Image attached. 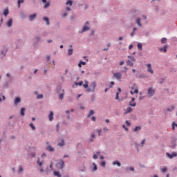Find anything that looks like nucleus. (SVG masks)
<instances>
[{
    "label": "nucleus",
    "mask_w": 177,
    "mask_h": 177,
    "mask_svg": "<svg viewBox=\"0 0 177 177\" xmlns=\"http://www.w3.org/2000/svg\"><path fill=\"white\" fill-rule=\"evenodd\" d=\"M142 129V127L140 126L136 127L133 131V132H138V131H140Z\"/></svg>",
    "instance_id": "obj_12"
},
{
    "label": "nucleus",
    "mask_w": 177,
    "mask_h": 177,
    "mask_svg": "<svg viewBox=\"0 0 177 177\" xmlns=\"http://www.w3.org/2000/svg\"><path fill=\"white\" fill-rule=\"evenodd\" d=\"M68 56H71V55H73V49H69L68 50Z\"/></svg>",
    "instance_id": "obj_32"
},
{
    "label": "nucleus",
    "mask_w": 177,
    "mask_h": 177,
    "mask_svg": "<svg viewBox=\"0 0 177 177\" xmlns=\"http://www.w3.org/2000/svg\"><path fill=\"white\" fill-rule=\"evenodd\" d=\"M26 111V108H21V115L24 116V112Z\"/></svg>",
    "instance_id": "obj_23"
},
{
    "label": "nucleus",
    "mask_w": 177,
    "mask_h": 177,
    "mask_svg": "<svg viewBox=\"0 0 177 177\" xmlns=\"http://www.w3.org/2000/svg\"><path fill=\"white\" fill-rule=\"evenodd\" d=\"M54 175L55 176L62 177V174H60V172L59 171H54Z\"/></svg>",
    "instance_id": "obj_20"
},
{
    "label": "nucleus",
    "mask_w": 177,
    "mask_h": 177,
    "mask_svg": "<svg viewBox=\"0 0 177 177\" xmlns=\"http://www.w3.org/2000/svg\"><path fill=\"white\" fill-rule=\"evenodd\" d=\"M129 113H132V108L127 107L125 111V114H129Z\"/></svg>",
    "instance_id": "obj_13"
},
{
    "label": "nucleus",
    "mask_w": 177,
    "mask_h": 177,
    "mask_svg": "<svg viewBox=\"0 0 177 177\" xmlns=\"http://www.w3.org/2000/svg\"><path fill=\"white\" fill-rule=\"evenodd\" d=\"M65 143H64V140H62L61 142L58 143V146H64Z\"/></svg>",
    "instance_id": "obj_30"
},
{
    "label": "nucleus",
    "mask_w": 177,
    "mask_h": 177,
    "mask_svg": "<svg viewBox=\"0 0 177 177\" xmlns=\"http://www.w3.org/2000/svg\"><path fill=\"white\" fill-rule=\"evenodd\" d=\"M122 64H124V61L120 62V66H122Z\"/></svg>",
    "instance_id": "obj_64"
},
{
    "label": "nucleus",
    "mask_w": 177,
    "mask_h": 177,
    "mask_svg": "<svg viewBox=\"0 0 177 177\" xmlns=\"http://www.w3.org/2000/svg\"><path fill=\"white\" fill-rule=\"evenodd\" d=\"M43 20L46 22L47 26H49L50 24L49 18L44 17H43Z\"/></svg>",
    "instance_id": "obj_16"
},
{
    "label": "nucleus",
    "mask_w": 177,
    "mask_h": 177,
    "mask_svg": "<svg viewBox=\"0 0 177 177\" xmlns=\"http://www.w3.org/2000/svg\"><path fill=\"white\" fill-rule=\"evenodd\" d=\"M46 150H47L48 151L52 152V151H55V148L50 145H48L46 147Z\"/></svg>",
    "instance_id": "obj_7"
},
{
    "label": "nucleus",
    "mask_w": 177,
    "mask_h": 177,
    "mask_svg": "<svg viewBox=\"0 0 177 177\" xmlns=\"http://www.w3.org/2000/svg\"><path fill=\"white\" fill-rule=\"evenodd\" d=\"M95 100V95L91 96V101L93 102Z\"/></svg>",
    "instance_id": "obj_58"
},
{
    "label": "nucleus",
    "mask_w": 177,
    "mask_h": 177,
    "mask_svg": "<svg viewBox=\"0 0 177 177\" xmlns=\"http://www.w3.org/2000/svg\"><path fill=\"white\" fill-rule=\"evenodd\" d=\"M137 46H138V50H142V45L140 43H138Z\"/></svg>",
    "instance_id": "obj_26"
},
{
    "label": "nucleus",
    "mask_w": 177,
    "mask_h": 177,
    "mask_svg": "<svg viewBox=\"0 0 177 177\" xmlns=\"http://www.w3.org/2000/svg\"><path fill=\"white\" fill-rule=\"evenodd\" d=\"M37 17V14H32L29 16V20L32 21Z\"/></svg>",
    "instance_id": "obj_9"
},
{
    "label": "nucleus",
    "mask_w": 177,
    "mask_h": 177,
    "mask_svg": "<svg viewBox=\"0 0 177 177\" xmlns=\"http://www.w3.org/2000/svg\"><path fill=\"white\" fill-rule=\"evenodd\" d=\"M167 169H168L167 167L162 168V169H161V172H167Z\"/></svg>",
    "instance_id": "obj_43"
},
{
    "label": "nucleus",
    "mask_w": 177,
    "mask_h": 177,
    "mask_svg": "<svg viewBox=\"0 0 177 177\" xmlns=\"http://www.w3.org/2000/svg\"><path fill=\"white\" fill-rule=\"evenodd\" d=\"M122 128H124V129H125V131H128V127H125V124L122 125Z\"/></svg>",
    "instance_id": "obj_50"
},
{
    "label": "nucleus",
    "mask_w": 177,
    "mask_h": 177,
    "mask_svg": "<svg viewBox=\"0 0 177 177\" xmlns=\"http://www.w3.org/2000/svg\"><path fill=\"white\" fill-rule=\"evenodd\" d=\"M80 63L81 64H82V66H86V62H85L80 61Z\"/></svg>",
    "instance_id": "obj_48"
},
{
    "label": "nucleus",
    "mask_w": 177,
    "mask_h": 177,
    "mask_svg": "<svg viewBox=\"0 0 177 177\" xmlns=\"http://www.w3.org/2000/svg\"><path fill=\"white\" fill-rule=\"evenodd\" d=\"M66 5H70V6H71V5H73V1L69 0L66 3Z\"/></svg>",
    "instance_id": "obj_31"
},
{
    "label": "nucleus",
    "mask_w": 177,
    "mask_h": 177,
    "mask_svg": "<svg viewBox=\"0 0 177 177\" xmlns=\"http://www.w3.org/2000/svg\"><path fill=\"white\" fill-rule=\"evenodd\" d=\"M93 114H95V111L91 110L90 113L88 114L87 117L89 118V117H91V115H93Z\"/></svg>",
    "instance_id": "obj_21"
},
{
    "label": "nucleus",
    "mask_w": 177,
    "mask_h": 177,
    "mask_svg": "<svg viewBox=\"0 0 177 177\" xmlns=\"http://www.w3.org/2000/svg\"><path fill=\"white\" fill-rule=\"evenodd\" d=\"M88 30L89 27H87L86 25H84L81 32H85V31H88Z\"/></svg>",
    "instance_id": "obj_14"
},
{
    "label": "nucleus",
    "mask_w": 177,
    "mask_h": 177,
    "mask_svg": "<svg viewBox=\"0 0 177 177\" xmlns=\"http://www.w3.org/2000/svg\"><path fill=\"white\" fill-rule=\"evenodd\" d=\"M37 164H38L39 167H42V162L39 161V158H38Z\"/></svg>",
    "instance_id": "obj_40"
},
{
    "label": "nucleus",
    "mask_w": 177,
    "mask_h": 177,
    "mask_svg": "<svg viewBox=\"0 0 177 177\" xmlns=\"http://www.w3.org/2000/svg\"><path fill=\"white\" fill-rule=\"evenodd\" d=\"M145 142H146V140H143L142 141V147H143V145L145 143Z\"/></svg>",
    "instance_id": "obj_56"
},
{
    "label": "nucleus",
    "mask_w": 177,
    "mask_h": 177,
    "mask_svg": "<svg viewBox=\"0 0 177 177\" xmlns=\"http://www.w3.org/2000/svg\"><path fill=\"white\" fill-rule=\"evenodd\" d=\"M29 126L32 128V131H35V127L34 126V124L30 123Z\"/></svg>",
    "instance_id": "obj_29"
},
{
    "label": "nucleus",
    "mask_w": 177,
    "mask_h": 177,
    "mask_svg": "<svg viewBox=\"0 0 177 177\" xmlns=\"http://www.w3.org/2000/svg\"><path fill=\"white\" fill-rule=\"evenodd\" d=\"M124 71H122V73H127V71H128V68H127V66H124Z\"/></svg>",
    "instance_id": "obj_45"
},
{
    "label": "nucleus",
    "mask_w": 177,
    "mask_h": 177,
    "mask_svg": "<svg viewBox=\"0 0 177 177\" xmlns=\"http://www.w3.org/2000/svg\"><path fill=\"white\" fill-rule=\"evenodd\" d=\"M42 97H44V95L42 94L37 95V99H42Z\"/></svg>",
    "instance_id": "obj_44"
},
{
    "label": "nucleus",
    "mask_w": 177,
    "mask_h": 177,
    "mask_svg": "<svg viewBox=\"0 0 177 177\" xmlns=\"http://www.w3.org/2000/svg\"><path fill=\"white\" fill-rule=\"evenodd\" d=\"M94 167H93V171H97V167L95 163H93Z\"/></svg>",
    "instance_id": "obj_47"
},
{
    "label": "nucleus",
    "mask_w": 177,
    "mask_h": 177,
    "mask_svg": "<svg viewBox=\"0 0 177 177\" xmlns=\"http://www.w3.org/2000/svg\"><path fill=\"white\" fill-rule=\"evenodd\" d=\"M136 23L138 24V26H139V27H142V24H140V19H137L136 20Z\"/></svg>",
    "instance_id": "obj_25"
},
{
    "label": "nucleus",
    "mask_w": 177,
    "mask_h": 177,
    "mask_svg": "<svg viewBox=\"0 0 177 177\" xmlns=\"http://www.w3.org/2000/svg\"><path fill=\"white\" fill-rule=\"evenodd\" d=\"M155 93H156V91L153 89L152 87H149L147 89V93H148L149 97H151L152 96H154Z\"/></svg>",
    "instance_id": "obj_2"
},
{
    "label": "nucleus",
    "mask_w": 177,
    "mask_h": 177,
    "mask_svg": "<svg viewBox=\"0 0 177 177\" xmlns=\"http://www.w3.org/2000/svg\"><path fill=\"white\" fill-rule=\"evenodd\" d=\"M97 132L98 133V136L102 135V129H97Z\"/></svg>",
    "instance_id": "obj_39"
},
{
    "label": "nucleus",
    "mask_w": 177,
    "mask_h": 177,
    "mask_svg": "<svg viewBox=\"0 0 177 177\" xmlns=\"http://www.w3.org/2000/svg\"><path fill=\"white\" fill-rule=\"evenodd\" d=\"M127 64V66H130V67H133V62H131V60H128Z\"/></svg>",
    "instance_id": "obj_19"
},
{
    "label": "nucleus",
    "mask_w": 177,
    "mask_h": 177,
    "mask_svg": "<svg viewBox=\"0 0 177 177\" xmlns=\"http://www.w3.org/2000/svg\"><path fill=\"white\" fill-rule=\"evenodd\" d=\"M93 139H95V133H92V134H91V139H90V141H91V142H93Z\"/></svg>",
    "instance_id": "obj_37"
},
{
    "label": "nucleus",
    "mask_w": 177,
    "mask_h": 177,
    "mask_svg": "<svg viewBox=\"0 0 177 177\" xmlns=\"http://www.w3.org/2000/svg\"><path fill=\"white\" fill-rule=\"evenodd\" d=\"M8 27H12V24H13V19L10 18L6 23Z\"/></svg>",
    "instance_id": "obj_8"
},
{
    "label": "nucleus",
    "mask_w": 177,
    "mask_h": 177,
    "mask_svg": "<svg viewBox=\"0 0 177 177\" xmlns=\"http://www.w3.org/2000/svg\"><path fill=\"white\" fill-rule=\"evenodd\" d=\"M161 43H162V44H167V38L163 37V38L161 39Z\"/></svg>",
    "instance_id": "obj_27"
},
{
    "label": "nucleus",
    "mask_w": 177,
    "mask_h": 177,
    "mask_svg": "<svg viewBox=\"0 0 177 177\" xmlns=\"http://www.w3.org/2000/svg\"><path fill=\"white\" fill-rule=\"evenodd\" d=\"M83 86L86 89L88 86H89V82H88V80H84V84H83Z\"/></svg>",
    "instance_id": "obj_11"
},
{
    "label": "nucleus",
    "mask_w": 177,
    "mask_h": 177,
    "mask_svg": "<svg viewBox=\"0 0 177 177\" xmlns=\"http://www.w3.org/2000/svg\"><path fill=\"white\" fill-rule=\"evenodd\" d=\"M59 127H60V125L59 124H57V132H59Z\"/></svg>",
    "instance_id": "obj_57"
},
{
    "label": "nucleus",
    "mask_w": 177,
    "mask_h": 177,
    "mask_svg": "<svg viewBox=\"0 0 177 177\" xmlns=\"http://www.w3.org/2000/svg\"><path fill=\"white\" fill-rule=\"evenodd\" d=\"M175 127H177V124H176L175 122H174L172 123V129H173V131H175Z\"/></svg>",
    "instance_id": "obj_35"
},
{
    "label": "nucleus",
    "mask_w": 177,
    "mask_h": 177,
    "mask_svg": "<svg viewBox=\"0 0 177 177\" xmlns=\"http://www.w3.org/2000/svg\"><path fill=\"white\" fill-rule=\"evenodd\" d=\"M167 157H168L170 159L174 158V157H177V153L176 152H172L171 154L169 153H166Z\"/></svg>",
    "instance_id": "obj_5"
},
{
    "label": "nucleus",
    "mask_w": 177,
    "mask_h": 177,
    "mask_svg": "<svg viewBox=\"0 0 177 177\" xmlns=\"http://www.w3.org/2000/svg\"><path fill=\"white\" fill-rule=\"evenodd\" d=\"M24 0H18V8H20V3H23Z\"/></svg>",
    "instance_id": "obj_36"
},
{
    "label": "nucleus",
    "mask_w": 177,
    "mask_h": 177,
    "mask_svg": "<svg viewBox=\"0 0 177 177\" xmlns=\"http://www.w3.org/2000/svg\"><path fill=\"white\" fill-rule=\"evenodd\" d=\"M83 84H84V82L82 81H80L78 82L75 83V85H79V86H82Z\"/></svg>",
    "instance_id": "obj_22"
},
{
    "label": "nucleus",
    "mask_w": 177,
    "mask_h": 177,
    "mask_svg": "<svg viewBox=\"0 0 177 177\" xmlns=\"http://www.w3.org/2000/svg\"><path fill=\"white\" fill-rule=\"evenodd\" d=\"M21 102V100L20 99V97H17L15 98V104H17V103H20Z\"/></svg>",
    "instance_id": "obj_17"
},
{
    "label": "nucleus",
    "mask_w": 177,
    "mask_h": 177,
    "mask_svg": "<svg viewBox=\"0 0 177 177\" xmlns=\"http://www.w3.org/2000/svg\"><path fill=\"white\" fill-rule=\"evenodd\" d=\"M114 82H111V86L110 88H113V85H114Z\"/></svg>",
    "instance_id": "obj_54"
},
{
    "label": "nucleus",
    "mask_w": 177,
    "mask_h": 177,
    "mask_svg": "<svg viewBox=\"0 0 177 177\" xmlns=\"http://www.w3.org/2000/svg\"><path fill=\"white\" fill-rule=\"evenodd\" d=\"M113 165H118V167H121V162H120L118 160L113 161Z\"/></svg>",
    "instance_id": "obj_15"
},
{
    "label": "nucleus",
    "mask_w": 177,
    "mask_h": 177,
    "mask_svg": "<svg viewBox=\"0 0 177 177\" xmlns=\"http://www.w3.org/2000/svg\"><path fill=\"white\" fill-rule=\"evenodd\" d=\"M105 122H106V124H109V122H110V120L109 119H106Z\"/></svg>",
    "instance_id": "obj_62"
},
{
    "label": "nucleus",
    "mask_w": 177,
    "mask_h": 177,
    "mask_svg": "<svg viewBox=\"0 0 177 177\" xmlns=\"http://www.w3.org/2000/svg\"><path fill=\"white\" fill-rule=\"evenodd\" d=\"M19 172H23V167L21 166L19 167Z\"/></svg>",
    "instance_id": "obj_51"
},
{
    "label": "nucleus",
    "mask_w": 177,
    "mask_h": 177,
    "mask_svg": "<svg viewBox=\"0 0 177 177\" xmlns=\"http://www.w3.org/2000/svg\"><path fill=\"white\" fill-rule=\"evenodd\" d=\"M64 167V161L63 160H60L59 162L57 164V167L58 169H63Z\"/></svg>",
    "instance_id": "obj_3"
},
{
    "label": "nucleus",
    "mask_w": 177,
    "mask_h": 177,
    "mask_svg": "<svg viewBox=\"0 0 177 177\" xmlns=\"http://www.w3.org/2000/svg\"><path fill=\"white\" fill-rule=\"evenodd\" d=\"M142 18H143L144 20H146V19H147V17H146L145 15H143Z\"/></svg>",
    "instance_id": "obj_63"
},
{
    "label": "nucleus",
    "mask_w": 177,
    "mask_h": 177,
    "mask_svg": "<svg viewBox=\"0 0 177 177\" xmlns=\"http://www.w3.org/2000/svg\"><path fill=\"white\" fill-rule=\"evenodd\" d=\"M129 106H131V107H136V102H133V101H130L129 103Z\"/></svg>",
    "instance_id": "obj_18"
},
{
    "label": "nucleus",
    "mask_w": 177,
    "mask_h": 177,
    "mask_svg": "<svg viewBox=\"0 0 177 177\" xmlns=\"http://www.w3.org/2000/svg\"><path fill=\"white\" fill-rule=\"evenodd\" d=\"M50 168L51 171H53V162H51L50 164Z\"/></svg>",
    "instance_id": "obj_41"
},
{
    "label": "nucleus",
    "mask_w": 177,
    "mask_h": 177,
    "mask_svg": "<svg viewBox=\"0 0 177 177\" xmlns=\"http://www.w3.org/2000/svg\"><path fill=\"white\" fill-rule=\"evenodd\" d=\"M3 15L4 16H8V15H9V10L5 9L3 12Z\"/></svg>",
    "instance_id": "obj_24"
},
{
    "label": "nucleus",
    "mask_w": 177,
    "mask_h": 177,
    "mask_svg": "<svg viewBox=\"0 0 177 177\" xmlns=\"http://www.w3.org/2000/svg\"><path fill=\"white\" fill-rule=\"evenodd\" d=\"M126 124L127 125V127H129V125H131V123L128 120H127Z\"/></svg>",
    "instance_id": "obj_52"
},
{
    "label": "nucleus",
    "mask_w": 177,
    "mask_h": 177,
    "mask_svg": "<svg viewBox=\"0 0 177 177\" xmlns=\"http://www.w3.org/2000/svg\"><path fill=\"white\" fill-rule=\"evenodd\" d=\"M63 96H64V93H62L59 94V99H60V100H63Z\"/></svg>",
    "instance_id": "obj_33"
},
{
    "label": "nucleus",
    "mask_w": 177,
    "mask_h": 177,
    "mask_svg": "<svg viewBox=\"0 0 177 177\" xmlns=\"http://www.w3.org/2000/svg\"><path fill=\"white\" fill-rule=\"evenodd\" d=\"M94 160H97V156L96 154L93 155Z\"/></svg>",
    "instance_id": "obj_53"
},
{
    "label": "nucleus",
    "mask_w": 177,
    "mask_h": 177,
    "mask_svg": "<svg viewBox=\"0 0 177 177\" xmlns=\"http://www.w3.org/2000/svg\"><path fill=\"white\" fill-rule=\"evenodd\" d=\"M49 121H53V112L50 111L48 115Z\"/></svg>",
    "instance_id": "obj_10"
},
{
    "label": "nucleus",
    "mask_w": 177,
    "mask_h": 177,
    "mask_svg": "<svg viewBox=\"0 0 177 177\" xmlns=\"http://www.w3.org/2000/svg\"><path fill=\"white\" fill-rule=\"evenodd\" d=\"M50 5V3H46L44 5V9H46V8H49Z\"/></svg>",
    "instance_id": "obj_38"
},
{
    "label": "nucleus",
    "mask_w": 177,
    "mask_h": 177,
    "mask_svg": "<svg viewBox=\"0 0 177 177\" xmlns=\"http://www.w3.org/2000/svg\"><path fill=\"white\" fill-rule=\"evenodd\" d=\"M92 121H96V118L95 116H93L91 118Z\"/></svg>",
    "instance_id": "obj_55"
},
{
    "label": "nucleus",
    "mask_w": 177,
    "mask_h": 177,
    "mask_svg": "<svg viewBox=\"0 0 177 177\" xmlns=\"http://www.w3.org/2000/svg\"><path fill=\"white\" fill-rule=\"evenodd\" d=\"M78 67H80V68H81V67H82V64H81V62H80L78 64Z\"/></svg>",
    "instance_id": "obj_60"
},
{
    "label": "nucleus",
    "mask_w": 177,
    "mask_h": 177,
    "mask_svg": "<svg viewBox=\"0 0 177 177\" xmlns=\"http://www.w3.org/2000/svg\"><path fill=\"white\" fill-rule=\"evenodd\" d=\"M113 77L118 80V81H120L121 80V78H122V74H121V73H115L113 74Z\"/></svg>",
    "instance_id": "obj_4"
},
{
    "label": "nucleus",
    "mask_w": 177,
    "mask_h": 177,
    "mask_svg": "<svg viewBox=\"0 0 177 177\" xmlns=\"http://www.w3.org/2000/svg\"><path fill=\"white\" fill-rule=\"evenodd\" d=\"M133 92V93H139V90H138V88H136Z\"/></svg>",
    "instance_id": "obj_49"
},
{
    "label": "nucleus",
    "mask_w": 177,
    "mask_h": 177,
    "mask_svg": "<svg viewBox=\"0 0 177 177\" xmlns=\"http://www.w3.org/2000/svg\"><path fill=\"white\" fill-rule=\"evenodd\" d=\"M147 67L148 73H150V74H154V71H153V68H151V64H147Z\"/></svg>",
    "instance_id": "obj_6"
},
{
    "label": "nucleus",
    "mask_w": 177,
    "mask_h": 177,
    "mask_svg": "<svg viewBox=\"0 0 177 177\" xmlns=\"http://www.w3.org/2000/svg\"><path fill=\"white\" fill-rule=\"evenodd\" d=\"M100 165H101V167H106V162L102 161V162L100 163Z\"/></svg>",
    "instance_id": "obj_42"
},
{
    "label": "nucleus",
    "mask_w": 177,
    "mask_h": 177,
    "mask_svg": "<svg viewBox=\"0 0 177 177\" xmlns=\"http://www.w3.org/2000/svg\"><path fill=\"white\" fill-rule=\"evenodd\" d=\"M96 86H97L96 82H91L90 84V87L86 90L87 92H95V89H96Z\"/></svg>",
    "instance_id": "obj_1"
},
{
    "label": "nucleus",
    "mask_w": 177,
    "mask_h": 177,
    "mask_svg": "<svg viewBox=\"0 0 177 177\" xmlns=\"http://www.w3.org/2000/svg\"><path fill=\"white\" fill-rule=\"evenodd\" d=\"M132 48H133V46L132 44L129 46V49H132Z\"/></svg>",
    "instance_id": "obj_59"
},
{
    "label": "nucleus",
    "mask_w": 177,
    "mask_h": 177,
    "mask_svg": "<svg viewBox=\"0 0 177 177\" xmlns=\"http://www.w3.org/2000/svg\"><path fill=\"white\" fill-rule=\"evenodd\" d=\"M119 95H120V93H116V97H115L116 100H118V99H120V97L118 96Z\"/></svg>",
    "instance_id": "obj_46"
},
{
    "label": "nucleus",
    "mask_w": 177,
    "mask_h": 177,
    "mask_svg": "<svg viewBox=\"0 0 177 177\" xmlns=\"http://www.w3.org/2000/svg\"><path fill=\"white\" fill-rule=\"evenodd\" d=\"M103 131H104V132H106V131H109V129H107L106 127L103 129Z\"/></svg>",
    "instance_id": "obj_61"
},
{
    "label": "nucleus",
    "mask_w": 177,
    "mask_h": 177,
    "mask_svg": "<svg viewBox=\"0 0 177 177\" xmlns=\"http://www.w3.org/2000/svg\"><path fill=\"white\" fill-rule=\"evenodd\" d=\"M128 58L130 59L131 62H135V57L133 56H128Z\"/></svg>",
    "instance_id": "obj_28"
},
{
    "label": "nucleus",
    "mask_w": 177,
    "mask_h": 177,
    "mask_svg": "<svg viewBox=\"0 0 177 177\" xmlns=\"http://www.w3.org/2000/svg\"><path fill=\"white\" fill-rule=\"evenodd\" d=\"M167 45H165L163 46V48H160V50H163L164 52H167Z\"/></svg>",
    "instance_id": "obj_34"
}]
</instances>
